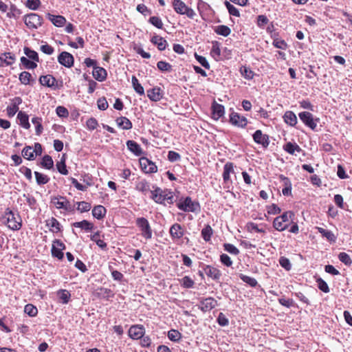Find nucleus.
I'll use <instances>...</instances> for the list:
<instances>
[{
  "label": "nucleus",
  "mask_w": 352,
  "mask_h": 352,
  "mask_svg": "<svg viewBox=\"0 0 352 352\" xmlns=\"http://www.w3.org/2000/svg\"><path fill=\"white\" fill-rule=\"evenodd\" d=\"M135 188L146 196L151 194V198H173V195L167 190H162L161 188L152 186L145 179H141L136 182Z\"/></svg>",
  "instance_id": "1"
},
{
  "label": "nucleus",
  "mask_w": 352,
  "mask_h": 352,
  "mask_svg": "<svg viewBox=\"0 0 352 352\" xmlns=\"http://www.w3.org/2000/svg\"><path fill=\"white\" fill-rule=\"evenodd\" d=\"M2 221L10 229L18 230L21 227V221L18 214H15L11 210L7 208L2 217Z\"/></svg>",
  "instance_id": "2"
},
{
  "label": "nucleus",
  "mask_w": 352,
  "mask_h": 352,
  "mask_svg": "<svg viewBox=\"0 0 352 352\" xmlns=\"http://www.w3.org/2000/svg\"><path fill=\"white\" fill-rule=\"evenodd\" d=\"M294 216V212L287 211L282 215L276 217L273 221L274 228L278 231L285 230L288 227L289 223L293 221L292 217Z\"/></svg>",
  "instance_id": "3"
},
{
  "label": "nucleus",
  "mask_w": 352,
  "mask_h": 352,
  "mask_svg": "<svg viewBox=\"0 0 352 352\" xmlns=\"http://www.w3.org/2000/svg\"><path fill=\"white\" fill-rule=\"evenodd\" d=\"M172 6L175 12L181 15H186L189 19H194L195 12L182 0H173Z\"/></svg>",
  "instance_id": "4"
},
{
  "label": "nucleus",
  "mask_w": 352,
  "mask_h": 352,
  "mask_svg": "<svg viewBox=\"0 0 352 352\" xmlns=\"http://www.w3.org/2000/svg\"><path fill=\"white\" fill-rule=\"evenodd\" d=\"M135 224L141 232V235L146 240L151 239L153 236V230L148 221L144 217H138L135 220Z\"/></svg>",
  "instance_id": "5"
},
{
  "label": "nucleus",
  "mask_w": 352,
  "mask_h": 352,
  "mask_svg": "<svg viewBox=\"0 0 352 352\" xmlns=\"http://www.w3.org/2000/svg\"><path fill=\"white\" fill-rule=\"evenodd\" d=\"M23 21L29 29H37L42 25L43 17L36 13H30L24 16Z\"/></svg>",
  "instance_id": "6"
},
{
  "label": "nucleus",
  "mask_w": 352,
  "mask_h": 352,
  "mask_svg": "<svg viewBox=\"0 0 352 352\" xmlns=\"http://www.w3.org/2000/svg\"><path fill=\"white\" fill-rule=\"evenodd\" d=\"M177 207L184 212H199L200 210L199 204L192 199H179L177 203Z\"/></svg>",
  "instance_id": "7"
},
{
  "label": "nucleus",
  "mask_w": 352,
  "mask_h": 352,
  "mask_svg": "<svg viewBox=\"0 0 352 352\" xmlns=\"http://www.w3.org/2000/svg\"><path fill=\"white\" fill-rule=\"evenodd\" d=\"M142 170L145 173H155L157 171V166L151 160L146 157H142L139 160Z\"/></svg>",
  "instance_id": "8"
},
{
  "label": "nucleus",
  "mask_w": 352,
  "mask_h": 352,
  "mask_svg": "<svg viewBox=\"0 0 352 352\" xmlns=\"http://www.w3.org/2000/svg\"><path fill=\"white\" fill-rule=\"evenodd\" d=\"M234 164L231 162H226L223 166L222 177L223 184L228 187L232 184L230 175L234 173Z\"/></svg>",
  "instance_id": "9"
},
{
  "label": "nucleus",
  "mask_w": 352,
  "mask_h": 352,
  "mask_svg": "<svg viewBox=\"0 0 352 352\" xmlns=\"http://www.w3.org/2000/svg\"><path fill=\"white\" fill-rule=\"evenodd\" d=\"M300 120L308 127L312 130H315L317 127L316 121L318 119L314 120L313 115L308 111H303L298 114Z\"/></svg>",
  "instance_id": "10"
},
{
  "label": "nucleus",
  "mask_w": 352,
  "mask_h": 352,
  "mask_svg": "<svg viewBox=\"0 0 352 352\" xmlns=\"http://www.w3.org/2000/svg\"><path fill=\"white\" fill-rule=\"evenodd\" d=\"M230 122L237 127L244 128L248 124V120L245 117L241 116L236 112H232L230 115Z\"/></svg>",
  "instance_id": "11"
},
{
  "label": "nucleus",
  "mask_w": 352,
  "mask_h": 352,
  "mask_svg": "<svg viewBox=\"0 0 352 352\" xmlns=\"http://www.w3.org/2000/svg\"><path fill=\"white\" fill-rule=\"evenodd\" d=\"M58 62L65 67L70 68L74 65V58L72 54L62 52L58 56Z\"/></svg>",
  "instance_id": "12"
},
{
  "label": "nucleus",
  "mask_w": 352,
  "mask_h": 352,
  "mask_svg": "<svg viewBox=\"0 0 352 352\" xmlns=\"http://www.w3.org/2000/svg\"><path fill=\"white\" fill-rule=\"evenodd\" d=\"M254 141L263 146V148H267L270 144L269 135L263 133L261 130H256L252 135Z\"/></svg>",
  "instance_id": "13"
},
{
  "label": "nucleus",
  "mask_w": 352,
  "mask_h": 352,
  "mask_svg": "<svg viewBox=\"0 0 352 352\" xmlns=\"http://www.w3.org/2000/svg\"><path fill=\"white\" fill-rule=\"evenodd\" d=\"M144 328L142 325H133L129 329V336L134 340H138L143 337L144 334Z\"/></svg>",
  "instance_id": "14"
},
{
  "label": "nucleus",
  "mask_w": 352,
  "mask_h": 352,
  "mask_svg": "<svg viewBox=\"0 0 352 352\" xmlns=\"http://www.w3.org/2000/svg\"><path fill=\"white\" fill-rule=\"evenodd\" d=\"M217 305V301L212 297H208L201 301L200 309L204 312L209 311Z\"/></svg>",
  "instance_id": "15"
},
{
  "label": "nucleus",
  "mask_w": 352,
  "mask_h": 352,
  "mask_svg": "<svg viewBox=\"0 0 352 352\" xmlns=\"http://www.w3.org/2000/svg\"><path fill=\"white\" fill-rule=\"evenodd\" d=\"M204 272L208 277L215 280H219L221 276V271L211 265H205Z\"/></svg>",
  "instance_id": "16"
},
{
  "label": "nucleus",
  "mask_w": 352,
  "mask_h": 352,
  "mask_svg": "<svg viewBox=\"0 0 352 352\" xmlns=\"http://www.w3.org/2000/svg\"><path fill=\"white\" fill-rule=\"evenodd\" d=\"M147 96L152 101H160L163 97V91L160 87H155L147 90Z\"/></svg>",
  "instance_id": "17"
},
{
  "label": "nucleus",
  "mask_w": 352,
  "mask_h": 352,
  "mask_svg": "<svg viewBox=\"0 0 352 352\" xmlns=\"http://www.w3.org/2000/svg\"><path fill=\"white\" fill-rule=\"evenodd\" d=\"M39 82L43 86H45L47 87H57L56 79L53 76L50 75V74L41 76L39 78Z\"/></svg>",
  "instance_id": "18"
},
{
  "label": "nucleus",
  "mask_w": 352,
  "mask_h": 352,
  "mask_svg": "<svg viewBox=\"0 0 352 352\" xmlns=\"http://www.w3.org/2000/svg\"><path fill=\"white\" fill-rule=\"evenodd\" d=\"M170 235L173 239H179L184 234V232L182 226L179 223H174L170 228Z\"/></svg>",
  "instance_id": "19"
},
{
  "label": "nucleus",
  "mask_w": 352,
  "mask_h": 352,
  "mask_svg": "<svg viewBox=\"0 0 352 352\" xmlns=\"http://www.w3.org/2000/svg\"><path fill=\"white\" fill-rule=\"evenodd\" d=\"M151 42L153 45H156L160 51L165 50L168 45L166 40L159 35H154L152 36L151 38Z\"/></svg>",
  "instance_id": "20"
},
{
  "label": "nucleus",
  "mask_w": 352,
  "mask_h": 352,
  "mask_svg": "<svg viewBox=\"0 0 352 352\" xmlns=\"http://www.w3.org/2000/svg\"><path fill=\"white\" fill-rule=\"evenodd\" d=\"M19 79L24 85H33L35 83V78L28 72H22L19 74Z\"/></svg>",
  "instance_id": "21"
},
{
  "label": "nucleus",
  "mask_w": 352,
  "mask_h": 352,
  "mask_svg": "<svg viewBox=\"0 0 352 352\" xmlns=\"http://www.w3.org/2000/svg\"><path fill=\"white\" fill-rule=\"evenodd\" d=\"M92 74L94 78L99 82L105 80L107 76V72L106 69L98 66H96L95 68H94Z\"/></svg>",
  "instance_id": "22"
},
{
  "label": "nucleus",
  "mask_w": 352,
  "mask_h": 352,
  "mask_svg": "<svg viewBox=\"0 0 352 352\" xmlns=\"http://www.w3.org/2000/svg\"><path fill=\"white\" fill-rule=\"evenodd\" d=\"M47 18L56 27H63L66 23V19L61 15L47 13Z\"/></svg>",
  "instance_id": "23"
},
{
  "label": "nucleus",
  "mask_w": 352,
  "mask_h": 352,
  "mask_svg": "<svg viewBox=\"0 0 352 352\" xmlns=\"http://www.w3.org/2000/svg\"><path fill=\"white\" fill-rule=\"evenodd\" d=\"M127 148L136 156H140L143 153L140 145L133 140L126 142Z\"/></svg>",
  "instance_id": "24"
},
{
  "label": "nucleus",
  "mask_w": 352,
  "mask_h": 352,
  "mask_svg": "<svg viewBox=\"0 0 352 352\" xmlns=\"http://www.w3.org/2000/svg\"><path fill=\"white\" fill-rule=\"evenodd\" d=\"M116 122L117 125L124 130H129L133 127L132 122L126 117L124 116L118 118L116 120Z\"/></svg>",
  "instance_id": "25"
},
{
  "label": "nucleus",
  "mask_w": 352,
  "mask_h": 352,
  "mask_svg": "<svg viewBox=\"0 0 352 352\" xmlns=\"http://www.w3.org/2000/svg\"><path fill=\"white\" fill-rule=\"evenodd\" d=\"M0 56L4 66L12 65L16 60L15 55L11 52H4Z\"/></svg>",
  "instance_id": "26"
},
{
  "label": "nucleus",
  "mask_w": 352,
  "mask_h": 352,
  "mask_svg": "<svg viewBox=\"0 0 352 352\" xmlns=\"http://www.w3.org/2000/svg\"><path fill=\"white\" fill-rule=\"evenodd\" d=\"M283 120L287 124L294 126L297 124V117L292 111H287L283 116Z\"/></svg>",
  "instance_id": "27"
},
{
  "label": "nucleus",
  "mask_w": 352,
  "mask_h": 352,
  "mask_svg": "<svg viewBox=\"0 0 352 352\" xmlns=\"http://www.w3.org/2000/svg\"><path fill=\"white\" fill-rule=\"evenodd\" d=\"M283 149L287 153L294 155L295 152L300 153L302 151L301 148L296 144L292 142H287L283 146Z\"/></svg>",
  "instance_id": "28"
},
{
  "label": "nucleus",
  "mask_w": 352,
  "mask_h": 352,
  "mask_svg": "<svg viewBox=\"0 0 352 352\" xmlns=\"http://www.w3.org/2000/svg\"><path fill=\"white\" fill-rule=\"evenodd\" d=\"M17 118L19 119L20 124L22 127L26 129H29L30 128L29 116L26 113L23 111H19L17 115Z\"/></svg>",
  "instance_id": "29"
},
{
  "label": "nucleus",
  "mask_w": 352,
  "mask_h": 352,
  "mask_svg": "<svg viewBox=\"0 0 352 352\" xmlns=\"http://www.w3.org/2000/svg\"><path fill=\"white\" fill-rule=\"evenodd\" d=\"M224 114V107L222 104L218 103H214L212 104V115L213 117L218 120L222 117Z\"/></svg>",
  "instance_id": "30"
},
{
  "label": "nucleus",
  "mask_w": 352,
  "mask_h": 352,
  "mask_svg": "<svg viewBox=\"0 0 352 352\" xmlns=\"http://www.w3.org/2000/svg\"><path fill=\"white\" fill-rule=\"evenodd\" d=\"M239 72L241 75L247 80H252L255 75L254 72L250 67L245 65H242L240 67Z\"/></svg>",
  "instance_id": "31"
},
{
  "label": "nucleus",
  "mask_w": 352,
  "mask_h": 352,
  "mask_svg": "<svg viewBox=\"0 0 352 352\" xmlns=\"http://www.w3.org/2000/svg\"><path fill=\"white\" fill-rule=\"evenodd\" d=\"M47 226L50 228V230L54 233H57L60 230V223L58 220L54 217L48 219L47 221Z\"/></svg>",
  "instance_id": "32"
},
{
  "label": "nucleus",
  "mask_w": 352,
  "mask_h": 352,
  "mask_svg": "<svg viewBox=\"0 0 352 352\" xmlns=\"http://www.w3.org/2000/svg\"><path fill=\"white\" fill-rule=\"evenodd\" d=\"M21 14V11L14 4H12L7 12L6 16L9 19H18Z\"/></svg>",
  "instance_id": "33"
},
{
  "label": "nucleus",
  "mask_w": 352,
  "mask_h": 352,
  "mask_svg": "<svg viewBox=\"0 0 352 352\" xmlns=\"http://www.w3.org/2000/svg\"><path fill=\"white\" fill-rule=\"evenodd\" d=\"M72 226L75 228H80L86 231L91 230L94 228L93 223L89 222L87 220H82L78 222H74Z\"/></svg>",
  "instance_id": "34"
},
{
  "label": "nucleus",
  "mask_w": 352,
  "mask_h": 352,
  "mask_svg": "<svg viewBox=\"0 0 352 352\" xmlns=\"http://www.w3.org/2000/svg\"><path fill=\"white\" fill-rule=\"evenodd\" d=\"M105 214H106L105 208L100 205L95 206L94 208V209L92 210L93 216L98 219H100L103 218L104 217Z\"/></svg>",
  "instance_id": "35"
},
{
  "label": "nucleus",
  "mask_w": 352,
  "mask_h": 352,
  "mask_svg": "<svg viewBox=\"0 0 352 352\" xmlns=\"http://www.w3.org/2000/svg\"><path fill=\"white\" fill-rule=\"evenodd\" d=\"M131 82L134 90L140 96L144 95V89L142 85L139 82L138 79L133 76L131 78Z\"/></svg>",
  "instance_id": "36"
},
{
  "label": "nucleus",
  "mask_w": 352,
  "mask_h": 352,
  "mask_svg": "<svg viewBox=\"0 0 352 352\" xmlns=\"http://www.w3.org/2000/svg\"><path fill=\"white\" fill-rule=\"evenodd\" d=\"M316 229L322 234L323 237H325L328 241L335 242L336 237L333 233L328 230H325L322 228L317 227Z\"/></svg>",
  "instance_id": "37"
},
{
  "label": "nucleus",
  "mask_w": 352,
  "mask_h": 352,
  "mask_svg": "<svg viewBox=\"0 0 352 352\" xmlns=\"http://www.w3.org/2000/svg\"><path fill=\"white\" fill-rule=\"evenodd\" d=\"M214 32L216 34L219 35H221L223 36H228L231 33L230 28L225 25H218L214 28Z\"/></svg>",
  "instance_id": "38"
},
{
  "label": "nucleus",
  "mask_w": 352,
  "mask_h": 352,
  "mask_svg": "<svg viewBox=\"0 0 352 352\" xmlns=\"http://www.w3.org/2000/svg\"><path fill=\"white\" fill-rule=\"evenodd\" d=\"M34 175H35L36 183L38 185L45 184L48 183V182L50 181V177L47 175L43 174L38 171L34 172Z\"/></svg>",
  "instance_id": "39"
},
{
  "label": "nucleus",
  "mask_w": 352,
  "mask_h": 352,
  "mask_svg": "<svg viewBox=\"0 0 352 352\" xmlns=\"http://www.w3.org/2000/svg\"><path fill=\"white\" fill-rule=\"evenodd\" d=\"M41 165L42 167L48 170L52 168L54 166V161L52 157L48 155H44L41 162Z\"/></svg>",
  "instance_id": "40"
},
{
  "label": "nucleus",
  "mask_w": 352,
  "mask_h": 352,
  "mask_svg": "<svg viewBox=\"0 0 352 352\" xmlns=\"http://www.w3.org/2000/svg\"><path fill=\"white\" fill-rule=\"evenodd\" d=\"M56 168L58 171L64 175H67L68 174V170L67 169L66 164H65V155H63V157L61 158L60 162H58L56 164Z\"/></svg>",
  "instance_id": "41"
},
{
  "label": "nucleus",
  "mask_w": 352,
  "mask_h": 352,
  "mask_svg": "<svg viewBox=\"0 0 352 352\" xmlns=\"http://www.w3.org/2000/svg\"><path fill=\"white\" fill-rule=\"evenodd\" d=\"M32 122L35 125L36 134L40 135L43 130L42 126V118L40 117H34L32 119Z\"/></svg>",
  "instance_id": "42"
},
{
  "label": "nucleus",
  "mask_w": 352,
  "mask_h": 352,
  "mask_svg": "<svg viewBox=\"0 0 352 352\" xmlns=\"http://www.w3.org/2000/svg\"><path fill=\"white\" fill-rule=\"evenodd\" d=\"M22 155L28 160H33L34 159V154L33 148L30 146H26L22 150Z\"/></svg>",
  "instance_id": "43"
},
{
  "label": "nucleus",
  "mask_w": 352,
  "mask_h": 352,
  "mask_svg": "<svg viewBox=\"0 0 352 352\" xmlns=\"http://www.w3.org/2000/svg\"><path fill=\"white\" fill-rule=\"evenodd\" d=\"M225 6H226L230 15L236 16V17H240V16H241L240 12L239 10V9L236 8L234 6H233L232 4H231L230 2L227 1L225 2Z\"/></svg>",
  "instance_id": "44"
},
{
  "label": "nucleus",
  "mask_w": 352,
  "mask_h": 352,
  "mask_svg": "<svg viewBox=\"0 0 352 352\" xmlns=\"http://www.w3.org/2000/svg\"><path fill=\"white\" fill-rule=\"evenodd\" d=\"M179 283L184 288H192L194 286L195 282L194 280L188 276H185L182 279L179 280Z\"/></svg>",
  "instance_id": "45"
},
{
  "label": "nucleus",
  "mask_w": 352,
  "mask_h": 352,
  "mask_svg": "<svg viewBox=\"0 0 352 352\" xmlns=\"http://www.w3.org/2000/svg\"><path fill=\"white\" fill-rule=\"evenodd\" d=\"M58 295L59 299L61 300L62 303L67 304L68 303L69 298L71 297L70 293L66 289H60L58 292Z\"/></svg>",
  "instance_id": "46"
},
{
  "label": "nucleus",
  "mask_w": 352,
  "mask_h": 352,
  "mask_svg": "<svg viewBox=\"0 0 352 352\" xmlns=\"http://www.w3.org/2000/svg\"><path fill=\"white\" fill-rule=\"evenodd\" d=\"M210 54L216 59L219 58V56H221L220 44L218 41L212 42Z\"/></svg>",
  "instance_id": "47"
},
{
  "label": "nucleus",
  "mask_w": 352,
  "mask_h": 352,
  "mask_svg": "<svg viewBox=\"0 0 352 352\" xmlns=\"http://www.w3.org/2000/svg\"><path fill=\"white\" fill-rule=\"evenodd\" d=\"M239 278L245 283L248 284L250 286L254 287L257 285V280L252 277L248 276L247 275L240 274Z\"/></svg>",
  "instance_id": "48"
},
{
  "label": "nucleus",
  "mask_w": 352,
  "mask_h": 352,
  "mask_svg": "<svg viewBox=\"0 0 352 352\" xmlns=\"http://www.w3.org/2000/svg\"><path fill=\"white\" fill-rule=\"evenodd\" d=\"M25 54L31 60L34 62H39V57L36 52L28 47L24 48Z\"/></svg>",
  "instance_id": "49"
},
{
  "label": "nucleus",
  "mask_w": 352,
  "mask_h": 352,
  "mask_svg": "<svg viewBox=\"0 0 352 352\" xmlns=\"http://www.w3.org/2000/svg\"><path fill=\"white\" fill-rule=\"evenodd\" d=\"M21 62L26 69H34L37 67V64L34 61H31L25 56L21 58Z\"/></svg>",
  "instance_id": "50"
},
{
  "label": "nucleus",
  "mask_w": 352,
  "mask_h": 352,
  "mask_svg": "<svg viewBox=\"0 0 352 352\" xmlns=\"http://www.w3.org/2000/svg\"><path fill=\"white\" fill-rule=\"evenodd\" d=\"M24 311L29 316L34 317L38 314L37 308L32 304H28L25 306Z\"/></svg>",
  "instance_id": "51"
},
{
  "label": "nucleus",
  "mask_w": 352,
  "mask_h": 352,
  "mask_svg": "<svg viewBox=\"0 0 352 352\" xmlns=\"http://www.w3.org/2000/svg\"><path fill=\"white\" fill-rule=\"evenodd\" d=\"M157 67L161 72H170L172 70V65L166 61L160 60L157 63Z\"/></svg>",
  "instance_id": "52"
},
{
  "label": "nucleus",
  "mask_w": 352,
  "mask_h": 352,
  "mask_svg": "<svg viewBox=\"0 0 352 352\" xmlns=\"http://www.w3.org/2000/svg\"><path fill=\"white\" fill-rule=\"evenodd\" d=\"M168 338L173 342H177L182 338V334L177 330L170 329L168 332Z\"/></svg>",
  "instance_id": "53"
},
{
  "label": "nucleus",
  "mask_w": 352,
  "mask_h": 352,
  "mask_svg": "<svg viewBox=\"0 0 352 352\" xmlns=\"http://www.w3.org/2000/svg\"><path fill=\"white\" fill-rule=\"evenodd\" d=\"M212 234V229L210 226H205L201 230V236L206 241L210 240L211 235Z\"/></svg>",
  "instance_id": "54"
},
{
  "label": "nucleus",
  "mask_w": 352,
  "mask_h": 352,
  "mask_svg": "<svg viewBox=\"0 0 352 352\" xmlns=\"http://www.w3.org/2000/svg\"><path fill=\"white\" fill-rule=\"evenodd\" d=\"M148 22L158 29L163 28V25H164L163 22L159 16H151L149 18Z\"/></svg>",
  "instance_id": "55"
},
{
  "label": "nucleus",
  "mask_w": 352,
  "mask_h": 352,
  "mask_svg": "<svg viewBox=\"0 0 352 352\" xmlns=\"http://www.w3.org/2000/svg\"><path fill=\"white\" fill-rule=\"evenodd\" d=\"M133 50L138 54H140L144 58H150L151 54L148 52H146L143 50V49L140 47V45L134 43L133 46Z\"/></svg>",
  "instance_id": "56"
},
{
  "label": "nucleus",
  "mask_w": 352,
  "mask_h": 352,
  "mask_svg": "<svg viewBox=\"0 0 352 352\" xmlns=\"http://www.w3.org/2000/svg\"><path fill=\"white\" fill-rule=\"evenodd\" d=\"M338 258L342 263H344L347 266H350L352 263V260L349 255L346 252H340L338 254Z\"/></svg>",
  "instance_id": "57"
},
{
  "label": "nucleus",
  "mask_w": 352,
  "mask_h": 352,
  "mask_svg": "<svg viewBox=\"0 0 352 352\" xmlns=\"http://www.w3.org/2000/svg\"><path fill=\"white\" fill-rule=\"evenodd\" d=\"M41 3L40 0H27L25 6L30 10H36L40 7Z\"/></svg>",
  "instance_id": "58"
},
{
  "label": "nucleus",
  "mask_w": 352,
  "mask_h": 352,
  "mask_svg": "<svg viewBox=\"0 0 352 352\" xmlns=\"http://www.w3.org/2000/svg\"><path fill=\"white\" fill-rule=\"evenodd\" d=\"M195 58L204 68H206V69H210V64L204 56H202L195 53Z\"/></svg>",
  "instance_id": "59"
},
{
  "label": "nucleus",
  "mask_w": 352,
  "mask_h": 352,
  "mask_svg": "<svg viewBox=\"0 0 352 352\" xmlns=\"http://www.w3.org/2000/svg\"><path fill=\"white\" fill-rule=\"evenodd\" d=\"M98 126V122L94 118H90L86 122V126L89 131H94Z\"/></svg>",
  "instance_id": "60"
},
{
  "label": "nucleus",
  "mask_w": 352,
  "mask_h": 352,
  "mask_svg": "<svg viewBox=\"0 0 352 352\" xmlns=\"http://www.w3.org/2000/svg\"><path fill=\"white\" fill-rule=\"evenodd\" d=\"M56 112L60 118H65L69 116L68 110L63 106H58L56 109Z\"/></svg>",
  "instance_id": "61"
},
{
  "label": "nucleus",
  "mask_w": 352,
  "mask_h": 352,
  "mask_svg": "<svg viewBox=\"0 0 352 352\" xmlns=\"http://www.w3.org/2000/svg\"><path fill=\"white\" fill-rule=\"evenodd\" d=\"M316 282L318 283V288L321 291H322L324 293L329 292V286H328L327 283L324 280H322L321 278H319L317 279Z\"/></svg>",
  "instance_id": "62"
},
{
  "label": "nucleus",
  "mask_w": 352,
  "mask_h": 352,
  "mask_svg": "<svg viewBox=\"0 0 352 352\" xmlns=\"http://www.w3.org/2000/svg\"><path fill=\"white\" fill-rule=\"evenodd\" d=\"M279 263L282 267H283L287 271L290 270L292 268V264L290 263V261L286 257H280L279 259Z\"/></svg>",
  "instance_id": "63"
},
{
  "label": "nucleus",
  "mask_w": 352,
  "mask_h": 352,
  "mask_svg": "<svg viewBox=\"0 0 352 352\" xmlns=\"http://www.w3.org/2000/svg\"><path fill=\"white\" fill-rule=\"evenodd\" d=\"M136 10L138 12L142 14L144 16H147L151 14V10L148 8V7L143 4L140 3L137 6Z\"/></svg>",
  "instance_id": "64"
}]
</instances>
